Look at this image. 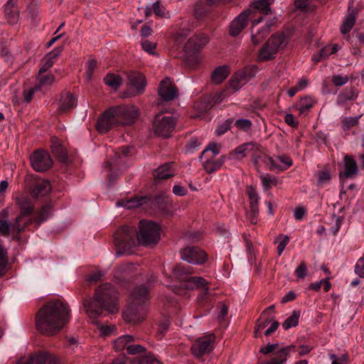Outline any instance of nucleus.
I'll return each instance as SVG.
<instances>
[{
	"label": "nucleus",
	"instance_id": "1",
	"mask_svg": "<svg viewBox=\"0 0 364 364\" xmlns=\"http://www.w3.org/2000/svg\"><path fill=\"white\" fill-rule=\"evenodd\" d=\"M70 309L60 300L48 302L39 309L36 317L37 330L45 336L57 334L70 321Z\"/></svg>",
	"mask_w": 364,
	"mask_h": 364
},
{
	"label": "nucleus",
	"instance_id": "2",
	"mask_svg": "<svg viewBox=\"0 0 364 364\" xmlns=\"http://www.w3.org/2000/svg\"><path fill=\"white\" fill-rule=\"evenodd\" d=\"M83 304L90 318L98 317L103 311L117 313L119 311L117 292L112 284H102L96 289L94 298L85 300Z\"/></svg>",
	"mask_w": 364,
	"mask_h": 364
},
{
	"label": "nucleus",
	"instance_id": "3",
	"mask_svg": "<svg viewBox=\"0 0 364 364\" xmlns=\"http://www.w3.org/2000/svg\"><path fill=\"white\" fill-rule=\"evenodd\" d=\"M138 117V109L134 106L120 105L107 109L98 119L97 129L100 133H107L117 126L134 123Z\"/></svg>",
	"mask_w": 364,
	"mask_h": 364
},
{
	"label": "nucleus",
	"instance_id": "4",
	"mask_svg": "<svg viewBox=\"0 0 364 364\" xmlns=\"http://www.w3.org/2000/svg\"><path fill=\"white\" fill-rule=\"evenodd\" d=\"M114 244L118 256L130 255L138 246L136 229L134 226L123 225L114 233Z\"/></svg>",
	"mask_w": 364,
	"mask_h": 364
},
{
	"label": "nucleus",
	"instance_id": "5",
	"mask_svg": "<svg viewBox=\"0 0 364 364\" xmlns=\"http://www.w3.org/2000/svg\"><path fill=\"white\" fill-rule=\"evenodd\" d=\"M15 200L20 213L16 217L13 227L20 231H25L26 228L33 221L28 216L33 213L34 205L31 199L26 196H17Z\"/></svg>",
	"mask_w": 364,
	"mask_h": 364
},
{
	"label": "nucleus",
	"instance_id": "6",
	"mask_svg": "<svg viewBox=\"0 0 364 364\" xmlns=\"http://www.w3.org/2000/svg\"><path fill=\"white\" fill-rule=\"evenodd\" d=\"M138 245L149 246L156 244L160 240V228L157 223L149 220H141L139 223V231L136 230Z\"/></svg>",
	"mask_w": 364,
	"mask_h": 364
},
{
	"label": "nucleus",
	"instance_id": "7",
	"mask_svg": "<svg viewBox=\"0 0 364 364\" xmlns=\"http://www.w3.org/2000/svg\"><path fill=\"white\" fill-rule=\"evenodd\" d=\"M149 299V290L144 285L136 287L131 293L130 303L123 318L127 322H134L137 306L145 304Z\"/></svg>",
	"mask_w": 364,
	"mask_h": 364
},
{
	"label": "nucleus",
	"instance_id": "8",
	"mask_svg": "<svg viewBox=\"0 0 364 364\" xmlns=\"http://www.w3.org/2000/svg\"><path fill=\"white\" fill-rule=\"evenodd\" d=\"M175 126L176 119L173 116H166L163 114H156L153 123L154 132L159 136L164 138L170 136L175 129Z\"/></svg>",
	"mask_w": 364,
	"mask_h": 364
},
{
	"label": "nucleus",
	"instance_id": "9",
	"mask_svg": "<svg viewBox=\"0 0 364 364\" xmlns=\"http://www.w3.org/2000/svg\"><path fill=\"white\" fill-rule=\"evenodd\" d=\"M215 336L213 333H209L198 338L192 344L191 352L196 357H200L209 353L213 349Z\"/></svg>",
	"mask_w": 364,
	"mask_h": 364
},
{
	"label": "nucleus",
	"instance_id": "10",
	"mask_svg": "<svg viewBox=\"0 0 364 364\" xmlns=\"http://www.w3.org/2000/svg\"><path fill=\"white\" fill-rule=\"evenodd\" d=\"M31 164L34 170L43 172L51 168L53 160L48 151L37 150L30 156Z\"/></svg>",
	"mask_w": 364,
	"mask_h": 364
},
{
	"label": "nucleus",
	"instance_id": "11",
	"mask_svg": "<svg viewBox=\"0 0 364 364\" xmlns=\"http://www.w3.org/2000/svg\"><path fill=\"white\" fill-rule=\"evenodd\" d=\"M183 260L193 264H202L208 259L207 253L198 247L191 246L180 251Z\"/></svg>",
	"mask_w": 364,
	"mask_h": 364
},
{
	"label": "nucleus",
	"instance_id": "12",
	"mask_svg": "<svg viewBox=\"0 0 364 364\" xmlns=\"http://www.w3.org/2000/svg\"><path fill=\"white\" fill-rule=\"evenodd\" d=\"M260 145L255 142H247L244 143L237 147H236L233 151L229 153L228 156V159H242L243 158L247 157L248 155H251L254 154L255 151H259Z\"/></svg>",
	"mask_w": 364,
	"mask_h": 364
},
{
	"label": "nucleus",
	"instance_id": "13",
	"mask_svg": "<svg viewBox=\"0 0 364 364\" xmlns=\"http://www.w3.org/2000/svg\"><path fill=\"white\" fill-rule=\"evenodd\" d=\"M252 14L251 9H247L242 12L230 23L229 33L232 37L237 36L247 26L249 16Z\"/></svg>",
	"mask_w": 364,
	"mask_h": 364
},
{
	"label": "nucleus",
	"instance_id": "14",
	"mask_svg": "<svg viewBox=\"0 0 364 364\" xmlns=\"http://www.w3.org/2000/svg\"><path fill=\"white\" fill-rule=\"evenodd\" d=\"M158 93L161 98L165 102L173 100L178 95L176 86L172 84L168 77L165 78L160 82Z\"/></svg>",
	"mask_w": 364,
	"mask_h": 364
},
{
	"label": "nucleus",
	"instance_id": "15",
	"mask_svg": "<svg viewBox=\"0 0 364 364\" xmlns=\"http://www.w3.org/2000/svg\"><path fill=\"white\" fill-rule=\"evenodd\" d=\"M247 195L250 200V210L247 213V218L252 224L255 225L257 223V218L259 215V197L255 189L252 186L248 188Z\"/></svg>",
	"mask_w": 364,
	"mask_h": 364
},
{
	"label": "nucleus",
	"instance_id": "16",
	"mask_svg": "<svg viewBox=\"0 0 364 364\" xmlns=\"http://www.w3.org/2000/svg\"><path fill=\"white\" fill-rule=\"evenodd\" d=\"M262 161L271 165V170L284 171L292 164V160L287 155L277 156L275 158L265 156Z\"/></svg>",
	"mask_w": 364,
	"mask_h": 364
},
{
	"label": "nucleus",
	"instance_id": "17",
	"mask_svg": "<svg viewBox=\"0 0 364 364\" xmlns=\"http://www.w3.org/2000/svg\"><path fill=\"white\" fill-rule=\"evenodd\" d=\"M129 84L135 88V95L144 93L146 80L145 76L138 71H129L127 73Z\"/></svg>",
	"mask_w": 364,
	"mask_h": 364
},
{
	"label": "nucleus",
	"instance_id": "18",
	"mask_svg": "<svg viewBox=\"0 0 364 364\" xmlns=\"http://www.w3.org/2000/svg\"><path fill=\"white\" fill-rule=\"evenodd\" d=\"M343 171L339 173L341 181L346 178H355L358 173V166L355 160L349 155H346L343 159Z\"/></svg>",
	"mask_w": 364,
	"mask_h": 364
},
{
	"label": "nucleus",
	"instance_id": "19",
	"mask_svg": "<svg viewBox=\"0 0 364 364\" xmlns=\"http://www.w3.org/2000/svg\"><path fill=\"white\" fill-rule=\"evenodd\" d=\"M9 210L5 208L0 211V235L7 237L10 232L13 234L19 235L23 231H20L16 228L13 227L14 221L9 223L8 220Z\"/></svg>",
	"mask_w": 364,
	"mask_h": 364
},
{
	"label": "nucleus",
	"instance_id": "20",
	"mask_svg": "<svg viewBox=\"0 0 364 364\" xmlns=\"http://www.w3.org/2000/svg\"><path fill=\"white\" fill-rule=\"evenodd\" d=\"M208 282L201 277H191L187 279V283L184 284L185 288L188 289H194L196 288H203V291L201 294L202 299H207L210 294L208 287Z\"/></svg>",
	"mask_w": 364,
	"mask_h": 364
},
{
	"label": "nucleus",
	"instance_id": "21",
	"mask_svg": "<svg viewBox=\"0 0 364 364\" xmlns=\"http://www.w3.org/2000/svg\"><path fill=\"white\" fill-rule=\"evenodd\" d=\"M209 41V38L204 33H197L191 37L185 44V50L187 52H194L205 46Z\"/></svg>",
	"mask_w": 364,
	"mask_h": 364
},
{
	"label": "nucleus",
	"instance_id": "22",
	"mask_svg": "<svg viewBox=\"0 0 364 364\" xmlns=\"http://www.w3.org/2000/svg\"><path fill=\"white\" fill-rule=\"evenodd\" d=\"M76 105V97L70 92H65L61 95L60 99L57 102V109L59 113H65L70 111Z\"/></svg>",
	"mask_w": 364,
	"mask_h": 364
},
{
	"label": "nucleus",
	"instance_id": "23",
	"mask_svg": "<svg viewBox=\"0 0 364 364\" xmlns=\"http://www.w3.org/2000/svg\"><path fill=\"white\" fill-rule=\"evenodd\" d=\"M274 0H255L248 9H251L252 14L258 12L264 16L272 15L273 10L271 6Z\"/></svg>",
	"mask_w": 364,
	"mask_h": 364
},
{
	"label": "nucleus",
	"instance_id": "24",
	"mask_svg": "<svg viewBox=\"0 0 364 364\" xmlns=\"http://www.w3.org/2000/svg\"><path fill=\"white\" fill-rule=\"evenodd\" d=\"M263 17H259L252 21L251 41L255 46H257L261 42H262L263 40L265 39V38L269 34L268 28H264L263 27L258 29L256 32H255L253 30V27L261 23Z\"/></svg>",
	"mask_w": 364,
	"mask_h": 364
},
{
	"label": "nucleus",
	"instance_id": "25",
	"mask_svg": "<svg viewBox=\"0 0 364 364\" xmlns=\"http://www.w3.org/2000/svg\"><path fill=\"white\" fill-rule=\"evenodd\" d=\"M173 164L172 162L166 163L156 168L153 173V176L156 181L166 180L174 176V170L173 168Z\"/></svg>",
	"mask_w": 364,
	"mask_h": 364
},
{
	"label": "nucleus",
	"instance_id": "26",
	"mask_svg": "<svg viewBox=\"0 0 364 364\" xmlns=\"http://www.w3.org/2000/svg\"><path fill=\"white\" fill-rule=\"evenodd\" d=\"M31 364H59L57 358L48 352H39L31 355Z\"/></svg>",
	"mask_w": 364,
	"mask_h": 364
},
{
	"label": "nucleus",
	"instance_id": "27",
	"mask_svg": "<svg viewBox=\"0 0 364 364\" xmlns=\"http://www.w3.org/2000/svg\"><path fill=\"white\" fill-rule=\"evenodd\" d=\"M50 190V183L48 181L40 179L35 181L31 193L34 198L43 197L48 195Z\"/></svg>",
	"mask_w": 364,
	"mask_h": 364
},
{
	"label": "nucleus",
	"instance_id": "28",
	"mask_svg": "<svg viewBox=\"0 0 364 364\" xmlns=\"http://www.w3.org/2000/svg\"><path fill=\"white\" fill-rule=\"evenodd\" d=\"M272 48H275V50H278L281 48H284L288 43L287 36L281 32H278L272 35L267 41Z\"/></svg>",
	"mask_w": 364,
	"mask_h": 364
},
{
	"label": "nucleus",
	"instance_id": "29",
	"mask_svg": "<svg viewBox=\"0 0 364 364\" xmlns=\"http://www.w3.org/2000/svg\"><path fill=\"white\" fill-rule=\"evenodd\" d=\"M358 97V92L353 87L346 88L341 91L337 97V104L343 106L348 102L354 101Z\"/></svg>",
	"mask_w": 364,
	"mask_h": 364
},
{
	"label": "nucleus",
	"instance_id": "30",
	"mask_svg": "<svg viewBox=\"0 0 364 364\" xmlns=\"http://www.w3.org/2000/svg\"><path fill=\"white\" fill-rule=\"evenodd\" d=\"M230 68L228 65H221L216 68L212 73L211 81L218 85L223 82L229 75Z\"/></svg>",
	"mask_w": 364,
	"mask_h": 364
},
{
	"label": "nucleus",
	"instance_id": "31",
	"mask_svg": "<svg viewBox=\"0 0 364 364\" xmlns=\"http://www.w3.org/2000/svg\"><path fill=\"white\" fill-rule=\"evenodd\" d=\"M192 274L191 267L177 265L173 269V277L179 281H183L184 284L187 283V279Z\"/></svg>",
	"mask_w": 364,
	"mask_h": 364
},
{
	"label": "nucleus",
	"instance_id": "32",
	"mask_svg": "<svg viewBox=\"0 0 364 364\" xmlns=\"http://www.w3.org/2000/svg\"><path fill=\"white\" fill-rule=\"evenodd\" d=\"M228 159L226 156H222L218 160H213V159H208L206 161H203V166L204 169L208 173H212L214 171L220 168L223 166L225 160Z\"/></svg>",
	"mask_w": 364,
	"mask_h": 364
},
{
	"label": "nucleus",
	"instance_id": "33",
	"mask_svg": "<svg viewBox=\"0 0 364 364\" xmlns=\"http://www.w3.org/2000/svg\"><path fill=\"white\" fill-rule=\"evenodd\" d=\"M247 82L246 78H245L240 71H238L232 76L230 80V87L233 90V92H235L245 85Z\"/></svg>",
	"mask_w": 364,
	"mask_h": 364
},
{
	"label": "nucleus",
	"instance_id": "34",
	"mask_svg": "<svg viewBox=\"0 0 364 364\" xmlns=\"http://www.w3.org/2000/svg\"><path fill=\"white\" fill-rule=\"evenodd\" d=\"M277 52L275 48L271 47V46L266 42V43L259 50L258 59L259 61H266L271 60L274 58L275 54Z\"/></svg>",
	"mask_w": 364,
	"mask_h": 364
},
{
	"label": "nucleus",
	"instance_id": "35",
	"mask_svg": "<svg viewBox=\"0 0 364 364\" xmlns=\"http://www.w3.org/2000/svg\"><path fill=\"white\" fill-rule=\"evenodd\" d=\"M315 103V101L310 97H305L301 98L300 102L296 105V108L299 114H304L309 112L313 107Z\"/></svg>",
	"mask_w": 364,
	"mask_h": 364
},
{
	"label": "nucleus",
	"instance_id": "36",
	"mask_svg": "<svg viewBox=\"0 0 364 364\" xmlns=\"http://www.w3.org/2000/svg\"><path fill=\"white\" fill-rule=\"evenodd\" d=\"M355 22V15L353 12L349 13L344 18L341 26V32L346 34L350 31Z\"/></svg>",
	"mask_w": 364,
	"mask_h": 364
},
{
	"label": "nucleus",
	"instance_id": "37",
	"mask_svg": "<svg viewBox=\"0 0 364 364\" xmlns=\"http://www.w3.org/2000/svg\"><path fill=\"white\" fill-rule=\"evenodd\" d=\"M52 152L58 157L62 161H65L67 160V154L64 147L58 143L57 139L52 140L51 145Z\"/></svg>",
	"mask_w": 364,
	"mask_h": 364
},
{
	"label": "nucleus",
	"instance_id": "38",
	"mask_svg": "<svg viewBox=\"0 0 364 364\" xmlns=\"http://www.w3.org/2000/svg\"><path fill=\"white\" fill-rule=\"evenodd\" d=\"M105 83L113 89H117L122 84V80L119 75L107 74L104 78Z\"/></svg>",
	"mask_w": 364,
	"mask_h": 364
},
{
	"label": "nucleus",
	"instance_id": "39",
	"mask_svg": "<svg viewBox=\"0 0 364 364\" xmlns=\"http://www.w3.org/2000/svg\"><path fill=\"white\" fill-rule=\"evenodd\" d=\"M299 317L300 312L298 311H294L292 314L282 323V327L285 330H288L291 327L296 326L299 323Z\"/></svg>",
	"mask_w": 364,
	"mask_h": 364
},
{
	"label": "nucleus",
	"instance_id": "40",
	"mask_svg": "<svg viewBox=\"0 0 364 364\" xmlns=\"http://www.w3.org/2000/svg\"><path fill=\"white\" fill-rule=\"evenodd\" d=\"M134 337L130 335H124L119 337L115 341L114 344V347L116 350H122L125 348L127 347V344L132 341H133Z\"/></svg>",
	"mask_w": 364,
	"mask_h": 364
},
{
	"label": "nucleus",
	"instance_id": "41",
	"mask_svg": "<svg viewBox=\"0 0 364 364\" xmlns=\"http://www.w3.org/2000/svg\"><path fill=\"white\" fill-rule=\"evenodd\" d=\"M62 51V46L56 47L54 49H53L50 52H49L48 54H46L43 59L53 66L56 60L58 59V58L61 55Z\"/></svg>",
	"mask_w": 364,
	"mask_h": 364
},
{
	"label": "nucleus",
	"instance_id": "42",
	"mask_svg": "<svg viewBox=\"0 0 364 364\" xmlns=\"http://www.w3.org/2000/svg\"><path fill=\"white\" fill-rule=\"evenodd\" d=\"M4 14L9 24L14 25L18 22L19 14L17 9L4 8Z\"/></svg>",
	"mask_w": 364,
	"mask_h": 364
},
{
	"label": "nucleus",
	"instance_id": "43",
	"mask_svg": "<svg viewBox=\"0 0 364 364\" xmlns=\"http://www.w3.org/2000/svg\"><path fill=\"white\" fill-rule=\"evenodd\" d=\"M154 13L156 16L163 17L165 16V12L161 6V4L159 1L154 2L151 8H146L145 11V14L146 16H149L151 14V13Z\"/></svg>",
	"mask_w": 364,
	"mask_h": 364
},
{
	"label": "nucleus",
	"instance_id": "44",
	"mask_svg": "<svg viewBox=\"0 0 364 364\" xmlns=\"http://www.w3.org/2000/svg\"><path fill=\"white\" fill-rule=\"evenodd\" d=\"M149 200L147 197H135L127 201L124 206L128 208H134L145 204Z\"/></svg>",
	"mask_w": 364,
	"mask_h": 364
},
{
	"label": "nucleus",
	"instance_id": "45",
	"mask_svg": "<svg viewBox=\"0 0 364 364\" xmlns=\"http://www.w3.org/2000/svg\"><path fill=\"white\" fill-rule=\"evenodd\" d=\"M55 80V76L51 74L38 73V81L40 86L50 85Z\"/></svg>",
	"mask_w": 364,
	"mask_h": 364
},
{
	"label": "nucleus",
	"instance_id": "46",
	"mask_svg": "<svg viewBox=\"0 0 364 364\" xmlns=\"http://www.w3.org/2000/svg\"><path fill=\"white\" fill-rule=\"evenodd\" d=\"M289 237L287 235L280 234L277 237L275 242H278L277 253L279 255H281L283 253V252H284L286 246L289 243Z\"/></svg>",
	"mask_w": 364,
	"mask_h": 364
},
{
	"label": "nucleus",
	"instance_id": "47",
	"mask_svg": "<svg viewBox=\"0 0 364 364\" xmlns=\"http://www.w3.org/2000/svg\"><path fill=\"white\" fill-rule=\"evenodd\" d=\"M233 122V119L230 118L226 119L224 122H223L221 124L218 125V127L215 129V133L217 136H220L224 134L225 132H227L231 127V124Z\"/></svg>",
	"mask_w": 364,
	"mask_h": 364
},
{
	"label": "nucleus",
	"instance_id": "48",
	"mask_svg": "<svg viewBox=\"0 0 364 364\" xmlns=\"http://www.w3.org/2000/svg\"><path fill=\"white\" fill-rule=\"evenodd\" d=\"M360 116L346 117L342 121V128L344 131L348 130L358 123Z\"/></svg>",
	"mask_w": 364,
	"mask_h": 364
},
{
	"label": "nucleus",
	"instance_id": "49",
	"mask_svg": "<svg viewBox=\"0 0 364 364\" xmlns=\"http://www.w3.org/2000/svg\"><path fill=\"white\" fill-rule=\"evenodd\" d=\"M230 92L228 90H224L221 92L215 94L211 97L210 102L212 104H218L222 102L225 98L230 95Z\"/></svg>",
	"mask_w": 364,
	"mask_h": 364
},
{
	"label": "nucleus",
	"instance_id": "50",
	"mask_svg": "<svg viewBox=\"0 0 364 364\" xmlns=\"http://www.w3.org/2000/svg\"><path fill=\"white\" fill-rule=\"evenodd\" d=\"M235 125L237 129L247 132L251 129L252 124L250 119H240L235 122Z\"/></svg>",
	"mask_w": 364,
	"mask_h": 364
},
{
	"label": "nucleus",
	"instance_id": "51",
	"mask_svg": "<svg viewBox=\"0 0 364 364\" xmlns=\"http://www.w3.org/2000/svg\"><path fill=\"white\" fill-rule=\"evenodd\" d=\"M50 210L49 205H45L38 211L36 218L38 225L48 219Z\"/></svg>",
	"mask_w": 364,
	"mask_h": 364
},
{
	"label": "nucleus",
	"instance_id": "52",
	"mask_svg": "<svg viewBox=\"0 0 364 364\" xmlns=\"http://www.w3.org/2000/svg\"><path fill=\"white\" fill-rule=\"evenodd\" d=\"M318 183L323 185L329 182L331 179V174L328 170H323L316 173Z\"/></svg>",
	"mask_w": 364,
	"mask_h": 364
},
{
	"label": "nucleus",
	"instance_id": "53",
	"mask_svg": "<svg viewBox=\"0 0 364 364\" xmlns=\"http://www.w3.org/2000/svg\"><path fill=\"white\" fill-rule=\"evenodd\" d=\"M349 80L348 75H334L332 76L331 81L336 87H340L346 84Z\"/></svg>",
	"mask_w": 364,
	"mask_h": 364
},
{
	"label": "nucleus",
	"instance_id": "54",
	"mask_svg": "<svg viewBox=\"0 0 364 364\" xmlns=\"http://www.w3.org/2000/svg\"><path fill=\"white\" fill-rule=\"evenodd\" d=\"M240 71L242 73V75L245 77V78H246V80L248 81L255 75V73L257 72V67H245L244 69Z\"/></svg>",
	"mask_w": 364,
	"mask_h": 364
},
{
	"label": "nucleus",
	"instance_id": "55",
	"mask_svg": "<svg viewBox=\"0 0 364 364\" xmlns=\"http://www.w3.org/2000/svg\"><path fill=\"white\" fill-rule=\"evenodd\" d=\"M299 279H304L307 275V267L304 262H301L294 272Z\"/></svg>",
	"mask_w": 364,
	"mask_h": 364
},
{
	"label": "nucleus",
	"instance_id": "56",
	"mask_svg": "<svg viewBox=\"0 0 364 364\" xmlns=\"http://www.w3.org/2000/svg\"><path fill=\"white\" fill-rule=\"evenodd\" d=\"M294 348L295 346L294 345H290L287 347L279 348L276 353L282 358V360L287 361L289 353L291 350H294Z\"/></svg>",
	"mask_w": 364,
	"mask_h": 364
},
{
	"label": "nucleus",
	"instance_id": "57",
	"mask_svg": "<svg viewBox=\"0 0 364 364\" xmlns=\"http://www.w3.org/2000/svg\"><path fill=\"white\" fill-rule=\"evenodd\" d=\"M279 344L278 343H268L266 346H263L259 349V353L263 354H269L273 351H275L274 353L279 350Z\"/></svg>",
	"mask_w": 364,
	"mask_h": 364
},
{
	"label": "nucleus",
	"instance_id": "58",
	"mask_svg": "<svg viewBox=\"0 0 364 364\" xmlns=\"http://www.w3.org/2000/svg\"><path fill=\"white\" fill-rule=\"evenodd\" d=\"M208 151H212V156L210 157L211 159H213L215 156H217L219 154L220 149L216 144H209L208 146L206 149H205L201 153L200 159H202L205 154Z\"/></svg>",
	"mask_w": 364,
	"mask_h": 364
},
{
	"label": "nucleus",
	"instance_id": "59",
	"mask_svg": "<svg viewBox=\"0 0 364 364\" xmlns=\"http://www.w3.org/2000/svg\"><path fill=\"white\" fill-rule=\"evenodd\" d=\"M355 272L360 277L364 278V257H360L355 266Z\"/></svg>",
	"mask_w": 364,
	"mask_h": 364
},
{
	"label": "nucleus",
	"instance_id": "60",
	"mask_svg": "<svg viewBox=\"0 0 364 364\" xmlns=\"http://www.w3.org/2000/svg\"><path fill=\"white\" fill-rule=\"evenodd\" d=\"M272 321V319L270 318H266L264 321H262L261 318L258 319L255 329V337H258V332L260 330L264 329L265 327L268 326V324Z\"/></svg>",
	"mask_w": 364,
	"mask_h": 364
},
{
	"label": "nucleus",
	"instance_id": "61",
	"mask_svg": "<svg viewBox=\"0 0 364 364\" xmlns=\"http://www.w3.org/2000/svg\"><path fill=\"white\" fill-rule=\"evenodd\" d=\"M260 178H261L262 185L265 188H269L271 187V185L273 183L276 182L275 177L271 176L269 174L262 175L260 176Z\"/></svg>",
	"mask_w": 364,
	"mask_h": 364
},
{
	"label": "nucleus",
	"instance_id": "62",
	"mask_svg": "<svg viewBox=\"0 0 364 364\" xmlns=\"http://www.w3.org/2000/svg\"><path fill=\"white\" fill-rule=\"evenodd\" d=\"M139 364H163L158 360L153 355L148 354L140 359Z\"/></svg>",
	"mask_w": 364,
	"mask_h": 364
},
{
	"label": "nucleus",
	"instance_id": "63",
	"mask_svg": "<svg viewBox=\"0 0 364 364\" xmlns=\"http://www.w3.org/2000/svg\"><path fill=\"white\" fill-rule=\"evenodd\" d=\"M97 66V62L95 60H90L86 66V74L87 78L90 80L91 78L92 74L93 73L95 68Z\"/></svg>",
	"mask_w": 364,
	"mask_h": 364
},
{
	"label": "nucleus",
	"instance_id": "64",
	"mask_svg": "<svg viewBox=\"0 0 364 364\" xmlns=\"http://www.w3.org/2000/svg\"><path fill=\"white\" fill-rule=\"evenodd\" d=\"M144 350V348L141 345H128L127 347V350L130 355L142 353Z\"/></svg>",
	"mask_w": 364,
	"mask_h": 364
}]
</instances>
